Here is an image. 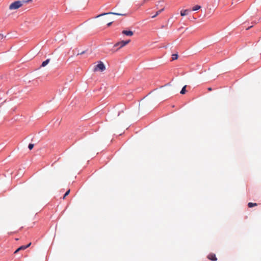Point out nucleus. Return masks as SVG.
I'll list each match as a JSON object with an SVG mask.
<instances>
[{"mask_svg": "<svg viewBox=\"0 0 261 261\" xmlns=\"http://www.w3.org/2000/svg\"><path fill=\"white\" fill-rule=\"evenodd\" d=\"M177 58H178V55L177 54H173L172 55V61L176 60V59H177Z\"/></svg>", "mask_w": 261, "mask_h": 261, "instance_id": "nucleus-14", "label": "nucleus"}, {"mask_svg": "<svg viewBox=\"0 0 261 261\" xmlns=\"http://www.w3.org/2000/svg\"><path fill=\"white\" fill-rule=\"evenodd\" d=\"M200 8H201V7L200 6L196 5V6H195V7H194L193 8L192 10L193 11H196V10H198L199 9H200Z\"/></svg>", "mask_w": 261, "mask_h": 261, "instance_id": "nucleus-13", "label": "nucleus"}, {"mask_svg": "<svg viewBox=\"0 0 261 261\" xmlns=\"http://www.w3.org/2000/svg\"><path fill=\"white\" fill-rule=\"evenodd\" d=\"M32 0H29L28 1H15L13 3H12L10 6H9V9L10 10H16L20 7H21L23 3H27L28 2H31Z\"/></svg>", "mask_w": 261, "mask_h": 261, "instance_id": "nucleus-1", "label": "nucleus"}, {"mask_svg": "<svg viewBox=\"0 0 261 261\" xmlns=\"http://www.w3.org/2000/svg\"><path fill=\"white\" fill-rule=\"evenodd\" d=\"M106 69V67L104 64L101 61H99L98 62V64L95 67L94 70V71H96L99 70L100 71H103Z\"/></svg>", "mask_w": 261, "mask_h": 261, "instance_id": "nucleus-2", "label": "nucleus"}, {"mask_svg": "<svg viewBox=\"0 0 261 261\" xmlns=\"http://www.w3.org/2000/svg\"><path fill=\"white\" fill-rule=\"evenodd\" d=\"M84 53H85V51H83L81 52V53H78V54H77V55H82V54H84Z\"/></svg>", "mask_w": 261, "mask_h": 261, "instance_id": "nucleus-20", "label": "nucleus"}, {"mask_svg": "<svg viewBox=\"0 0 261 261\" xmlns=\"http://www.w3.org/2000/svg\"><path fill=\"white\" fill-rule=\"evenodd\" d=\"M31 245V243H30L29 244H28L27 245H25L24 246L25 247H26V249L28 248V247H29Z\"/></svg>", "mask_w": 261, "mask_h": 261, "instance_id": "nucleus-17", "label": "nucleus"}, {"mask_svg": "<svg viewBox=\"0 0 261 261\" xmlns=\"http://www.w3.org/2000/svg\"><path fill=\"white\" fill-rule=\"evenodd\" d=\"M189 12V10H182L180 11V15L182 16H186L188 14Z\"/></svg>", "mask_w": 261, "mask_h": 261, "instance_id": "nucleus-7", "label": "nucleus"}, {"mask_svg": "<svg viewBox=\"0 0 261 261\" xmlns=\"http://www.w3.org/2000/svg\"><path fill=\"white\" fill-rule=\"evenodd\" d=\"M186 87H187V86L185 85V86L183 87V88H182L181 90L180 91V94H185L186 92Z\"/></svg>", "mask_w": 261, "mask_h": 261, "instance_id": "nucleus-12", "label": "nucleus"}, {"mask_svg": "<svg viewBox=\"0 0 261 261\" xmlns=\"http://www.w3.org/2000/svg\"><path fill=\"white\" fill-rule=\"evenodd\" d=\"M112 23H113V21H111V22H109V23L107 24L108 26V27H110V26L112 24Z\"/></svg>", "mask_w": 261, "mask_h": 261, "instance_id": "nucleus-19", "label": "nucleus"}, {"mask_svg": "<svg viewBox=\"0 0 261 261\" xmlns=\"http://www.w3.org/2000/svg\"><path fill=\"white\" fill-rule=\"evenodd\" d=\"M130 42V40H126V41H121L120 42H117L114 45V47H118V49L121 48L123 47V46L127 45L129 42Z\"/></svg>", "mask_w": 261, "mask_h": 261, "instance_id": "nucleus-3", "label": "nucleus"}, {"mask_svg": "<svg viewBox=\"0 0 261 261\" xmlns=\"http://www.w3.org/2000/svg\"><path fill=\"white\" fill-rule=\"evenodd\" d=\"M70 190H68L66 191V192L65 193V194H64V195L63 196V199H65V197L68 195L70 193Z\"/></svg>", "mask_w": 261, "mask_h": 261, "instance_id": "nucleus-15", "label": "nucleus"}, {"mask_svg": "<svg viewBox=\"0 0 261 261\" xmlns=\"http://www.w3.org/2000/svg\"><path fill=\"white\" fill-rule=\"evenodd\" d=\"M108 14H113L115 15H119V16H125L126 15V14L124 13H115V12H109V13H105L101 14L98 16H96V17H100L101 16L105 15H108Z\"/></svg>", "mask_w": 261, "mask_h": 261, "instance_id": "nucleus-4", "label": "nucleus"}, {"mask_svg": "<svg viewBox=\"0 0 261 261\" xmlns=\"http://www.w3.org/2000/svg\"><path fill=\"white\" fill-rule=\"evenodd\" d=\"M207 258L212 261H216L217 260L216 255L213 253H210L207 256Z\"/></svg>", "mask_w": 261, "mask_h": 261, "instance_id": "nucleus-5", "label": "nucleus"}, {"mask_svg": "<svg viewBox=\"0 0 261 261\" xmlns=\"http://www.w3.org/2000/svg\"><path fill=\"white\" fill-rule=\"evenodd\" d=\"M122 33L123 34H124V35H125L128 36H132L134 34V33H133V31H126V30H123L122 32Z\"/></svg>", "mask_w": 261, "mask_h": 261, "instance_id": "nucleus-6", "label": "nucleus"}, {"mask_svg": "<svg viewBox=\"0 0 261 261\" xmlns=\"http://www.w3.org/2000/svg\"><path fill=\"white\" fill-rule=\"evenodd\" d=\"M207 90H208V91H211L212 90V88L209 87V88H207Z\"/></svg>", "mask_w": 261, "mask_h": 261, "instance_id": "nucleus-21", "label": "nucleus"}, {"mask_svg": "<svg viewBox=\"0 0 261 261\" xmlns=\"http://www.w3.org/2000/svg\"><path fill=\"white\" fill-rule=\"evenodd\" d=\"M4 38V36L2 34H0V40H2Z\"/></svg>", "mask_w": 261, "mask_h": 261, "instance_id": "nucleus-18", "label": "nucleus"}, {"mask_svg": "<svg viewBox=\"0 0 261 261\" xmlns=\"http://www.w3.org/2000/svg\"><path fill=\"white\" fill-rule=\"evenodd\" d=\"M49 61H50V59H49L43 61L42 63L41 67H45L46 65H47L49 63Z\"/></svg>", "mask_w": 261, "mask_h": 261, "instance_id": "nucleus-9", "label": "nucleus"}, {"mask_svg": "<svg viewBox=\"0 0 261 261\" xmlns=\"http://www.w3.org/2000/svg\"><path fill=\"white\" fill-rule=\"evenodd\" d=\"M164 10V8L163 7V8H162L161 9H160V10L156 12V14L152 16V18H155V17H156L158 15H159L161 12H162Z\"/></svg>", "mask_w": 261, "mask_h": 261, "instance_id": "nucleus-8", "label": "nucleus"}, {"mask_svg": "<svg viewBox=\"0 0 261 261\" xmlns=\"http://www.w3.org/2000/svg\"><path fill=\"white\" fill-rule=\"evenodd\" d=\"M257 204L256 203H252V202H249L248 203V206L249 207H252L253 206H256Z\"/></svg>", "mask_w": 261, "mask_h": 261, "instance_id": "nucleus-11", "label": "nucleus"}, {"mask_svg": "<svg viewBox=\"0 0 261 261\" xmlns=\"http://www.w3.org/2000/svg\"><path fill=\"white\" fill-rule=\"evenodd\" d=\"M251 27H252V26H251V27H249V28H247V30H248L249 29L251 28Z\"/></svg>", "mask_w": 261, "mask_h": 261, "instance_id": "nucleus-23", "label": "nucleus"}, {"mask_svg": "<svg viewBox=\"0 0 261 261\" xmlns=\"http://www.w3.org/2000/svg\"><path fill=\"white\" fill-rule=\"evenodd\" d=\"M25 249H26V247H24V245L21 246L15 250V251L14 252V253H16L20 250H24Z\"/></svg>", "mask_w": 261, "mask_h": 261, "instance_id": "nucleus-10", "label": "nucleus"}, {"mask_svg": "<svg viewBox=\"0 0 261 261\" xmlns=\"http://www.w3.org/2000/svg\"><path fill=\"white\" fill-rule=\"evenodd\" d=\"M148 0H144L143 1V4L147 2Z\"/></svg>", "mask_w": 261, "mask_h": 261, "instance_id": "nucleus-22", "label": "nucleus"}, {"mask_svg": "<svg viewBox=\"0 0 261 261\" xmlns=\"http://www.w3.org/2000/svg\"><path fill=\"white\" fill-rule=\"evenodd\" d=\"M34 145L33 144H29V145L28 146V148H29V149L31 150L34 147Z\"/></svg>", "mask_w": 261, "mask_h": 261, "instance_id": "nucleus-16", "label": "nucleus"}]
</instances>
